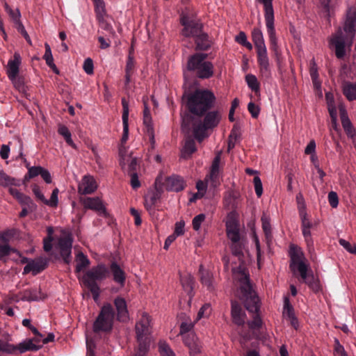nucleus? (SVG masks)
Here are the masks:
<instances>
[{"label":"nucleus","mask_w":356,"mask_h":356,"mask_svg":"<svg viewBox=\"0 0 356 356\" xmlns=\"http://www.w3.org/2000/svg\"><path fill=\"white\" fill-rule=\"evenodd\" d=\"M355 27L356 8L350 7L346 12L343 27H339L329 38L330 47L334 49L337 58H343L346 49H350L352 47L355 36Z\"/></svg>","instance_id":"f257e3e1"},{"label":"nucleus","mask_w":356,"mask_h":356,"mask_svg":"<svg viewBox=\"0 0 356 356\" xmlns=\"http://www.w3.org/2000/svg\"><path fill=\"white\" fill-rule=\"evenodd\" d=\"M290 268L296 275L298 273L303 282L314 292L321 290L318 279L314 276L312 271H309V265L300 248L291 245L290 247Z\"/></svg>","instance_id":"f03ea898"},{"label":"nucleus","mask_w":356,"mask_h":356,"mask_svg":"<svg viewBox=\"0 0 356 356\" xmlns=\"http://www.w3.org/2000/svg\"><path fill=\"white\" fill-rule=\"evenodd\" d=\"M235 279L240 283L239 298L243 302L248 311L257 313L259 309V298L252 290L250 282L249 274L246 268L239 266L237 269H232Z\"/></svg>","instance_id":"7ed1b4c3"},{"label":"nucleus","mask_w":356,"mask_h":356,"mask_svg":"<svg viewBox=\"0 0 356 356\" xmlns=\"http://www.w3.org/2000/svg\"><path fill=\"white\" fill-rule=\"evenodd\" d=\"M135 331L138 348L134 356H145L152 341V318L147 312L138 313Z\"/></svg>","instance_id":"20e7f679"},{"label":"nucleus","mask_w":356,"mask_h":356,"mask_svg":"<svg viewBox=\"0 0 356 356\" xmlns=\"http://www.w3.org/2000/svg\"><path fill=\"white\" fill-rule=\"evenodd\" d=\"M216 97L209 90H196L188 97L189 111L197 115H202L213 107Z\"/></svg>","instance_id":"39448f33"},{"label":"nucleus","mask_w":356,"mask_h":356,"mask_svg":"<svg viewBox=\"0 0 356 356\" xmlns=\"http://www.w3.org/2000/svg\"><path fill=\"white\" fill-rule=\"evenodd\" d=\"M207 54L197 53L191 56L187 63V69L195 72L200 79H209L213 74V65L206 60Z\"/></svg>","instance_id":"423d86ee"},{"label":"nucleus","mask_w":356,"mask_h":356,"mask_svg":"<svg viewBox=\"0 0 356 356\" xmlns=\"http://www.w3.org/2000/svg\"><path fill=\"white\" fill-rule=\"evenodd\" d=\"M108 270L106 266L101 264L87 271L83 277V282L90 289L95 302L99 300L100 294V289L96 281L105 279Z\"/></svg>","instance_id":"0eeeda50"},{"label":"nucleus","mask_w":356,"mask_h":356,"mask_svg":"<svg viewBox=\"0 0 356 356\" xmlns=\"http://www.w3.org/2000/svg\"><path fill=\"white\" fill-rule=\"evenodd\" d=\"M115 313L110 303L104 304L92 325L93 332L95 333L110 332L113 327Z\"/></svg>","instance_id":"6e6552de"},{"label":"nucleus","mask_w":356,"mask_h":356,"mask_svg":"<svg viewBox=\"0 0 356 356\" xmlns=\"http://www.w3.org/2000/svg\"><path fill=\"white\" fill-rule=\"evenodd\" d=\"M221 119V115L218 111H213L206 113L203 123L196 122L193 124L194 137L201 143L207 137V130L216 127Z\"/></svg>","instance_id":"1a4fd4ad"},{"label":"nucleus","mask_w":356,"mask_h":356,"mask_svg":"<svg viewBox=\"0 0 356 356\" xmlns=\"http://www.w3.org/2000/svg\"><path fill=\"white\" fill-rule=\"evenodd\" d=\"M226 234L230 241V248L235 256L243 254L244 243L241 238L238 223L234 218H229L226 221Z\"/></svg>","instance_id":"9d476101"},{"label":"nucleus","mask_w":356,"mask_h":356,"mask_svg":"<svg viewBox=\"0 0 356 356\" xmlns=\"http://www.w3.org/2000/svg\"><path fill=\"white\" fill-rule=\"evenodd\" d=\"M40 348L41 346L35 344L32 339L24 340L17 346L10 344L8 341H2L0 339V352L7 354L14 353L16 350L23 353L29 350H38Z\"/></svg>","instance_id":"9b49d317"},{"label":"nucleus","mask_w":356,"mask_h":356,"mask_svg":"<svg viewBox=\"0 0 356 356\" xmlns=\"http://www.w3.org/2000/svg\"><path fill=\"white\" fill-rule=\"evenodd\" d=\"M180 22L184 26L181 34L184 37H195L201 32L202 25L193 16L183 13L181 15Z\"/></svg>","instance_id":"f8f14e48"},{"label":"nucleus","mask_w":356,"mask_h":356,"mask_svg":"<svg viewBox=\"0 0 356 356\" xmlns=\"http://www.w3.org/2000/svg\"><path fill=\"white\" fill-rule=\"evenodd\" d=\"M221 154L220 151L216 154L210 168L209 174L205 177V180L207 182L210 181L211 186L213 188L217 187L220 184Z\"/></svg>","instance_id":"ddd939ff"},{"label":"nucleus","mask_w":356,"mask_h":356,"mask_svg":"<svg viewBox=\"0 0 356 356\" xmlns=\"http://www.w3.org/2000/svg\"><path fill=\"white\" fill-rule=\"evenodd\" d=\"M22 64V57L19 52H15L13 58L9 59L6 66V74L14 86H16L19 67Z\"/></svg>","instance_id":"4468645a"},{"label":"nucleus","mask_w":356,"mask_h":356,"mask_svg":"<svg viewBox=\"0 0 356 356\" xmlns=\"http://www.w3.org/2000/svg\"><path fill=\"white\" fill-rule=\"evenodd\" d=\"M72 242V237L70 234L65 235L58 240V245L60 254L64 261L67 264H69L72 260L71 252Z\"/></svg>","instance_id":"2eb2a0df"},{"label":"nucleus","mask_w":356,"mask_h":356,"mask_svg":"<svg viewBox=\"0 0 356 356\" xmlns=\"http://www.w3.org/2000/svg\"><path fill=\"white\" fill-rule=\"evenodd\" d=\"M257 63L259 67V71L263 76L266 78L270 75V67L269 58L268 56L267 49L264 48L257 50Z\"/></svg>","instance_id":"dca6fc26"},{"label":"nucleus","mask_w":356,"mask_h":356,"mask_svg":"<svg viewBox=\"0 0 356 356\" xmlns=\"http://www.w3.org/2000/svg\"><path fill=\"white\" fill-rule=\"evenodd\" d=\"M81 202L83 206L86 209H90L97 212L99 214H105L106 213V207L102 201V200L98 197H85L81 199Z\"/></svg>","instance_id":"f3484780"},{"label":"nucleus","mask_w":356,"mask_h":356,"mask_svg":"<svg viewBox=\"0 0 356 356\" xmlns=\"http://www.w3.org/2000/svg\"><path fill=\"white\" fill-rule=\"evenodd\" d=\"M97 188L95 178L91 175H85L78 186V192L82 195L91 194Z\"/></svg>","instance_id":"a211bd4d"},{"label":"nucleus","mask_w":356,"mask_h":356,"mask_svg":"<svg viewBox=\"0 0 356 356\" xmlns=\"http://www.w3.org/2000/svg\"><path fill=\"white\" fill-rule=\"evenodd\" d=\"M114 305L117 311V319L120 322L127 321L129 316L125 300L118 297L114 300Z\"/></svg>","instance_id":"6ab92c4d"},{"label":"nucleus","mask_w":356,"mask_h":356,"mask_svg":"<svg viewBox=\"0 0 356 356\" xmlns=\"http://www.w3.org/2000/svg\"><path fill=\"white\" fill-rule=\"evenodd\" d=\"M122 124H123V134L121 139L122 144L125 143L129 138V103L124 99H122Z\"/></svg>","instance_id":"aec40b11"},{"label":"nucleus","mask_w":356,"mask_h":356,"mask_svg":"<svg viewBox=\"0 0 356 356\" xmlns=\"http://www.w3.org/2000/svg\"><path fill=\"white\" fill-rule=\"evenodd\" d=\"M183 340L185 345L188 347L191 354H196L200 352V341L193 332L183 336Z\"/></svg>","instance_id":"412c9836"},{"label":"nucleus","mask_w":356,"mask_h":356,"mask_svg":"<svg viewBox=\"0 0 356 356\" xmlns=\"http://www.w3.org/2000/svg\"><path fill=\"white\" fill-rule=\"evenodd\" d=\"M199 272L200 274V281L202 284L209 291L215 289V280L213 274L204 268L202 265L200 266Z\"/></svg>","instance_id":"4be33fe9"},{"label":"nucleus","mask_w":356,"mask_h":356,"mask_svg":"<svg viewBox=\"0 0 356 356\" xmlns=\"http://www.w3.org/2000/svg\"><path fill=\"white\" fill-rule=\"evenodd\" d=\"M231 314L232 321L235 324L242 325L245 323V314L236 301H232Z\"/></svg>","instance_id":"5701e85b"},{"label":"nucleus","mask_w":356,"mask_h":356,"mask_svg":"<svg viewBox=\"0 0 356 356\" xmlns=\"http://www.w3.org/2000/svg\"><path fill=\"white\" fill-rule=\"evenodd\" d=\"M340 118L344 131L347 136L353 138L355 135V131L352 125V123L348 116L347 111L343 106H339Z\"/></svg>","instance_id":"b1692460"},{"label":"nucleus","mask_w":356,"mask_h":356,"mask_svg":"<svg viewBox=\"0 0 356 356\" xmlns=\"http://www.w3.org/2000/svg\"><path fill=\"white\" fill-rule=\"evenodd\" d=\"M45 267L46 262L42 259H31L24 268L23 274L31 273L35 275L43 270Z\"/></svg>","instance_id":"393cba45"},{"label":"nucleus","mask_w":356,"mask_h":356,"mask_svg":"<svg viewBox=\"0 0 356 356\" xmlns=\"http://www.w3.org/2000/svg\"><path fill=\"white\" fill-rule=\"evenodd\" d=\"M166 188L168 191L179 192L184 188V180L177 175H172L166 179Z\"/></svg>","instance_id":"a878e982"},{"label":"nucleus","mask_w":356,"mask_h":356,"mask_svg":"<svg viewBox=\"0 0 356 356\" xmlns=\"http://www.w3.org/2000/svg\"><path fill=\"white\" fill-rule=\"evenodd\" d=\"M110 268L113 275V280L121 286H123L126 279L124 270L115 262L111 264Z\"/></svg>","instance_id":"bb28decb"},{"label":"nucleus","mask_w":356,"mask_h":356,"mask_svg":"<svg viewBox=\"0 0 356 356\" xmlns=\"http://www.w3.org/2000/svg\"><path fill=\"white\" fill-rule=\"evenodd\" d=\"M44 297L40 291L37 288L27 289L23 291L22 300L26 301H37L42 299Z\"/></svg>","instance_id":"cd10ccee"},{"label":"nucleus","mask_w":356,"mask_h":356,"mask_svg":"<svg viewBox=\"0 0 356 356\" xmlns=\"http://www.w3.org/2000/svg\"><path fill=\"white\" fill-rule=\"evenodd\" d=\"M252 39L256 50L266 48L263 33L259 28H254L252 31Z\"/></svg>","instance_id":"c85d7f7f"},{"label":"nucleus","mask_w":356,"mask_h":356,"mask_svg":"<svg viewBox=\"0 0 356 356\" xmlns=\"http://www.w3.org/2000/svg\"><path fill=\"white\" fill-rule=\"evenodd\" d=\"M261 227L266 240L270 241L272 238L271 219L266 213H263L261 218Z\"/></svg>","instance_id":"c756f323"},{"label":"nucleus","mask_w":356,"mask_h":356,"mask_svg":"<svg viewBox=\"0 0 356 356\" xmlns=\"http://www.w3.org/2000/svg\"><path fill=\"white\" fill-rule=\"evenodd\" d=\"M343 93L349 101L356 100V83L344 82L342 86Z\"/></svg>","instance_id":"7c9ffc66"},{"label":"nucleus","mask_w":356,"mask_h":356,"mask_svg":"<svg viewBox=\"0 0 356 356\" xmlns=\"http://www.w3.org/2000/svg\"><path fill=\"white\" fill-rule=\"evenodd\" d=\"M160 197L157 191H149L145 197V207L149 212L154 209V207Z\"/></svg>","instance_id":"2f4dec72"},{"label":"nucleus","mask_w":356,"mask_h":356,"mask_svg":"<svg viewBox=\"0 0 356 356\" xmlns=\"http://www.w3.org/2000/svg\"><path fill=\"white\" fill-rule=\"evenodd\" d=\"M180 281L183 289L189 295L190 298H191L194 282L193 276L191 274L183 275L180 277Z\"/></svg>","instance_id":"473e14b6"},{"label":"nucleus","mask_w":356,"mask_h":356,"mask_svg":"<svg viewBox=\"0 0 356 356\" xmlns=\"http://www.w3.org/2000/svg\"><path fill=\"white\" fill-rule=\"evenodd\" d=\"M143 123L147 127L149 132L151 133V140L152 143H154V137L153 135V127H152V117L150 115V111L147 106L146 104H145V108L143 111Z\"/></svg>","instance_id":"72a5a7b5"},{"label":"nucleus","mask_w":356,"mask_h":356,"mask_svg":"<svg viewBox=\"0 0 356 356\" xmlns=\"http://www.w3.org/2000/svg\"><path fill=\"white\" fill-rule=\"evenodd\" d=\"M9 193L22 204L29 205V204L32 203V201L29 197L19 192L16 188L10 187Z\"/></svg>","instance_id":"f704fd0d"},{"label":"nucleus","mask_w":356,"mask_h":356,"mask_svg":"<svg viewBox=\"0 0 356 356\" xmlns=\"http://www.w3.org/2000/svg\"><path fill=\"white\" fill-rule=\"evenodd\" d=\"M76 270L77 272L81 271L90 264L88 258L83 252H79L76 254Z\"/></svg>","instance_id":"c9c22d12"},{"label":"nucleus","mask_w":356,"mask_h":356,"mask_svg":"<svg viewBox=\"0 0 356 356\" xmlns=\"http://www.w3.org/2000/svg\"><path fill=\"white\" fill-rule=\"evenodd\" d=\"M197 47L200 49H207L210 47L208 35L201 32L195 36Z\"/></svg>","instance_id":"e433bc0d"},{"label":"nucleus","mask_w":356,"mask_h":356,"mask_svg":"<svg viewBox=\"0 0 356 356\" xmlns=\"http://www.w3.org/2000/svg\"><path fill=\"white\" fill-rule=\"evenodd\" d=\"M58 132L65 140L66 143L73 148H76V145L72 139V134L68 128L65 125H59Z\"/></svg>","instance_id":"4c0bfd02"},{"label":"nucleus","mask_w":356,"mask_h":356,"mask_svg":"<svg viewBox=\"0 0 356 356\" xmlns=\"http://www.w3.org/2000/svg\"><path fill=\"white\" fill-rule=\"evenodd\" d=\"M196 151V147L195 141L192 139H188L186 141L185 145L183 147L181 155L186 158L191 155Z\"/></svg>","instance_id":"58836bf2"},{"label":"nucleus","mask_w":356,"mask_h":356,"mask_svg":"<svg viewBox=\"0 0 356 356\" xmlns=\"http://www.w3.org/2000/svg\"><path fill=\"white\" fill-rule=\"evenodd\" d=\"M283 316L288 320L296 316L293 308L290 304L289 298L288 297H284V299Z\"/></svg>","instance_id":"ea45409f"},{"label":"nucleus","mask_w":356,"mask_h":356,"mask_svg":"<svg viewBox=\"0 0 356 356\" xmlns=\"http://www.w3.org/2000/svg\"><path fill=\"white\" fill-rule=\"evenodd\" d=\"M159 351L161 356H175V353L165 341H159Z\"/></svg>","instance_id":"a19ab883"},{"label":"nucleus","mask_w":356,"mask_h":356,"mask_svg":"<svg viewBox=\"0 0 356 356\" xmlns=\"http://www.w3.org/2000/svg\"><path fill=\"white\" fill-rule=\"evenodd\" d=\"M245 81L248 87L254 92H258L259 90V83L257 77L251 74H247L245 76Z\"/></svg>","instance_id":"79ce46f5"},{"label":"nucleus","mask_w":356,"mask_h":356,"mask_svg":"<svg viewBox=\"0 0 356 356\" xmlns=\"http://www.w3.org/2000/svg\"><path fill=\"white\" fill-rule=\"evenodd\" d=\"M58 189L57 188H54L51 193L50 198L49 200L45 198L44 203L49 207H56L58 204Z\"/></svg>","instance_id":"37998d69"},{"label":"nucleus","mask_w":356,"mask_h":356,"mask_svg":"<svg viewBox=\"0 0 356 356\" xmlns=\"http://www.w3.org/2000/svg\"><path fill=\"white\" fill-rule=\"evenodd\" d=\"M302 234L307 245L309 252L314 250V242L312 238L310 228H302Z\"/></svg>","instance_id":"c03bdc74"},{"label":"nucleus","mask_w":356,"mask_h":356,"mask_svg":"<svg viewBox=\"0 0 356 356\" xmlns=\"http://www.w3.org/2000/svg\"><path fill=\"white\" fill-rule=\"evenodd\" d=\"M211 313V305L209 303L204 304L199 310L196 321H198L202 318H208L210 316Z\"/></svg>","instance_id":"a18cd8bd"},{"label":"nucleus","mask_w":356,"mask_h":356,"mask_svg":"<svg viewBox=\"0 0 356 356\" xmlns=\"http://www.w3.org/2000/svg\"><path fill=\"white\" fill-rule=\"evenodd\" d=\"M43 168L41 166H31L29 168V171L25 175L24 179L26 180L33 179L38 175H41Z\"/></svg>","instance_id":"49530a36"},{"label":"nucleus","mask_w":356,"mask_h":356,"mask_svg":"<svg viewBox=\"0 0 356 356\" xmlns=\"http://www.w3.org/2000/svg\"><path fill=\"white\" fill-rule=\"evenodd\" d=\"M207 186H211L210 181L207 182L205 179L204 181H198L196 184V188L197 189L196 196L200 195V197H203L206 193Z\"/></svg>","instance_id":"de8ad7c7"},{"label":"nucleus","mask_w":356,"mask_h":356,"mask_svg":"<svg viewBox=\"0 0 356 356\" xmlns=\"http://www.w3.org/2000/svg\"><path fill=\"white\" fill-rule=\"evenodd\" d=\"M44 47H45V52H44L43 58L45 60L46 63L49 67L54 66V58H53V56L51 54V47L48 43H45Z\"/></svg>","instance_id":"09e8293b"},{"label":"nucleus","mask_w":356,"mask_h":356,"mask_svg":"<svg viewBox=\"0 0 356 356\" xmlns=\"http://www.w3.org/2000/svg\"><path fill=\"white\" fill-rule=\"evenodd\" d=\"M193 327L194 323L191 321L182 322L180 325L179 334L183 337L188 333L191 332V331L193 330Z\"/></svg>","instance_id":"8fccbe9b"},{"label":"nucleus","mask_w":356,"mask_h":356,"mask_svg":"<svg viewBox=\"0 0 356 356\" xmlns=\"http://www.w3.org/2000/svg\"><path fill=\"white\" fill-rule=\"evenodd\" d=\"M206 216L204 213H200L194 217L192 220L193 228L195 231H199L202 223L205 220Z\"/></svg>","instance_id":"3c124183"},{"label":"nucleus","mask_w":356,"mask_h":356,"mask_svg":"<svg viewBox=\"0 0 356 356\" xmlns=\"http://www.w3.org/2000/svg\"><path fill=\"white\" fill-rule=\"evenodd\" d=\"M14 184V179L8 176L2 170L0 169V185L10 186Z\"/></svg>","instance_id":"603ef678"},{"label":"nucleus","mask_w":356,"mask_h":356,"mask_svg":"<svg viewBox=\"0 0 356 356\" xmlns=\"http://www.w3.org/2000/svg\"><path fill=\"white\" fill-rule=\"evenodd\" d=\"M253 183L254 186V190L257 197H261L263 193V186L261 179L256 176L253 179Z\"/></svg>","instance_id":"864d4df0"},{"label":"nucleus","mask_w":356,"mask_h":356,"mask_svg":"<svg viewBox=\"0 0 356 356\" xmlns=\"http://www.w3.org/2000/svg\"><path fill=\"white\" fill-rule=\"evenodd\" d=\"M339 242V244L348 252L356 254V245L355 244H351L350 242L346 241L345 239H340Z\"/></svg>","instance_id":"5fc2aeb1"},{"label":"nucleus","mask_w":356,"mask_h":356,"mask_svg":"<svg viewBox=\"0 0 356 356\" xmlns=\"http://www.w3.org/2000/svg\"><path fill=\"white\" fill-rule=\"evenodd\" d=\"M83 68L87 74H92L94 70L93 61L90 58H86L83 62Z\"/></svg>","instance_id":"6e6d98bb"},{"label":"nucleus","mask_w":356,"mask_h":356,"mask_svg":"<svg viewBox=\"0 0 356 356\" xmlns=\"http://www.w3.org/2000/svg\"><path fill=\"white\" fill-rule=\"evenodd\" d=\"M185 222L183 220L179 221L175 224V231L172 235L176 238L184 234Z\"/></svg>","instance_id":"4d7b16f0"},{"label":"nucleus","mask_w":356,"mask_h":356,"mask_svg":"<svg viewBox=\"0 0 356 356\" xmlns=\"http://www.w3.org/2000/svg\"><path fill=\"white\" fill-rule=\"evenodd\" d=\"M328 202L332 208H337L339 204V198L336 192L331 191L328 193Z\"/></svg>","instance_id":"13d9d810"},{"label":"nucleus","mask_w":356,"mask_h":356,"mask_svg":"<svg viewBox=\"0 0 356 356\" xmlns=\"http://www.w3.org/2000/svg\"><path fill=\"white\" fill-rule=\"evenodd\" d=\"M309 74L311 79L318 77V67L314 58H312L309 63Z\"/></svg>","instance_id":"bf43d9fd"},{"label":"nucleus","mask_w":356,"mask_h":356,"mask_svg":"<svg viewBox=\"0 0 356 356\" xmlns=\"http://www.w3.org/2000/svg\"><path fill=\"white\" fill-rule=\"evenodd\" d=\"M248 109L252 118H257L258 117L260 112V108L257 105L253 102H250L248 105Z\"/></svg>","instance_id":"052dcab7"},{"label":"nucleus","mask_w":356,"mask_h":356,"mask_svg":"<svg viewBox=\"0 0 356 356\" xmlns=\"http://www.w3.org/2000/svg\"><path fill=\"white\" fill-rule=\"evenodd\" d=\"M254 316L253 318V320L248 323L249 327L251 329L259 328V327H260L261 326V323H262L261 319L257 313H254Z\"/></svg>","instance_id":"680f3d73"},{"label":"nucleus","mask_w":356,"mask_h":356,"mask_svg":"<svg viewBox=\"0 0 356 356\" xmlns=\"http://www.w3.org/2000/svg\"><path fill=\"white\" fill-rule=\"evenodd\" d=\"M4 8L6 11L10 15V16L14 19L15 20L18 19L20 17V13L18 10L14 11L12 8L8 6V4L6 2L4 3Z\"/></svg>","instance_id":"e2e57ef3"},{"label":"nucleus","mask_w":356,"mask_h":356,"mask_svg":"<svg viewBox=\"0 0 356 356\" xmlns=\"http://www.w3.org/2000/svg\"><path fill=\"white\" fill-rule=\"evenodd\" d=\"M305 153L310 155L316 154V143L314 140H310L307 144L305 149Z\"/></svg>","instance_id":"0e129e2a"},{"label":"nucleus","mask_w":356,"mask_h":356,"mask_svg":"<svg viewBox=\"0 0 356 356\" xmlns=\"http://www.w3.org/2000/svg\"><path fill=\"white\" fill-rule=\"evenodd\" d=\"M131 186L134 189H137L140 186V182L136 172H133L131 175Z\"/></svg>","instance_id":"69168bd1"},{"label":"nucleus","mask_w":356,"mask_h":356,"mask_svg":"<svg viewBox=\"0 0 356 356\" xmlns=\"http://www.w3.org/2000/svg\"><path fill=\"white\" fill-rule=\"evenodd\" d=\"M11 248L8 244H1L0 243V259L3 257L8 255Z\"/></svg>","instance_id":"338daca9"},{"label":"nucleus","mask_w":356,"mask_h":356,"mask_svg":"<svg viewBox=\"0 0 356 356\" xmlns=\"http://www.w3.org/2000/svg\"><path fill=\"white\" fill-rule=\"evenodd\" d=\"M335 348L334 351L341 356H347V354L344 350L343 346H341L339 343V341L337 339H335Z\"/></svg>","instance_id":"774afa93"}]
</instances>
